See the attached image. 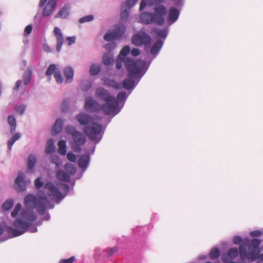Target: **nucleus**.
<instances>
[{
  "instance_id": "nucleus-1",
  "label": "nucleus",
  "mask_w": 263,
  "mask_h": 263,
  "mask_svg": "<svg viewBox=\"0 0 263 263\" xmlns=\"http://www.w3.org/2000/svg\"><path fill=\"white\" fill-rule=\"evenodd\" d=\"M164 3V0H154V11L143 12L140 16L141 22L145 25L154 23L162 26L165 23V17L167 13V8L163 5Z\"/></svg>"
},
{
  "instance_id": "nucleus-2",
  "label": "nucleus",
  "mask_w": 263,
  "mask_h": 263,
  "mask_svg": "<svg viewBox=\"0 0 263 263\" xmlns=\"http://www.w3.org/2000/svg\"><path fill=\"white\" fill-rule=\"evenodd\" d=\"M65 132L66 134L71 136L72 140V149L76 153H80L82 150L81 146L86 141L85 135L82 132L77 130L74 126L71 125H67L65 127Z\"/></svg>"
},
{
  "instance_id": "nucleus-3",
  "label": "nucleus",
  "mask_w": 263,
  "mask_h": 263,
  "mask_svg": "<svg viewBox=\"0 0 263 263\" xmlns=\"http://www.w3.org/2000/svg\"><path fill=\"white\" fill-rule=\"evenodd\" d=\"M103 126L99 123L93 122L87 127H84V133L89 139L96 144L100 142L103 137V133H102Z\"/></svg>"
},
{
  "instance_id": "nucleus-4",
  "label": "nucleus",
  "mask_w": 263,
  "mask_h": 263,
  "mask_svg": "<svg viewBox=\"0 0 263 263\" xmlns=\"http://www.w3.org/2000/svg\"><path fill=\"white\" fill-rule=\"evenodd\" d=\"M23 219L21 217L16 218L13 222V226L15 228L11 226H7L6 228V231L10 235L9 238L20 236L27 231L29 227V223Z\"/></svg>"
},
{
  "instance_id": "nucleus-5",
  "label": "nucleus",
  "mask_w": 263,
  "mask_h": 263,
  "mask_svg": "<svg viewBox=\"0 0 263 263\" xmlns=\"http://www.w3.org/2000/svg\"><path fill=\"white\" fill-rule=\"evenodd\" d=\"M131 43L136 47L144 45L145 49L147 50L152 46V39L148 33L141 29L133 35Z\"/></svg>"
},
{
  "instance_id": "nucleus-6",
  "label": "nucleus",
  "mask_w": 263,
  "mask_h": 263,
  "mask_svg": "<svg viewBox=\"0 0 263 263\" xmlns=\"http://www.w3.org/2000/svg\"><path fill=\"white\" fill-rule=\"evenodd\" d=\"M101 106V111L105 116H115L121 110L119 104L115 101V97L104 102Z\"/></svg>"
},
{
  "instance_id": "nucleus-7",
  "label": "nucleus",
  "mask_w": 263,
  "mask_h": 263,
  "mask_svg": "<svg viewBox=\"0 0 263 263\" xmlns=\"http://www.w3.org/2000/svg\"><path fill=\"white\" fill-rule=\"evenodd\" d=\"M44 189L47 190L48 197L52 200L55 201L58 204L65 197L59 189L51 181L47 182L45 184Z\"/></svg>"
},
{
  "instance_id": "nucleus-8",
  "label": "nucleus",
  "mask_w": 263,
  "mask_h": 263,
  "mask_svg": "<svg viewBox=\"0 0 263 263\" xmlns=\"http://www.w3.org/2000/svg\"><path fill=\"white\" fill-rule=\"evenodd\" d=\"M101 106L97 101L91 97L85 99L84 108L88 112H99L101 111Z\"/></svg>"
},
{
  "instance_id": "nucleus-9",
  "label": "nucleus",
  "mask_w": 263,
  "mask_h": 263,
  "mask_svg": "<svg viewBox=\"0 0 263 263\" xmlns=\"http://www.w3.org/2000/svg\"><path fill=\"white\" fill-rule=\"evenodd\" d=\"M76 120L80 125L87 127L93 122L94 119L91 115L82 111L76 116Z\"/></svg>"
},
{
  "instance_id": "nucleus-10",
  "label": "nucleus",
  "mask_w": 263,
  "mask_h": 263,
  "mask_svg": "<svg viewBox=\"0 0 263 263\" xmlns=\"http://www.w3.org/2000/svg\"><path fill=\"white\" fill-rule=\"evenodd\" d=\"M127 79H124L120 82H139L144 75L141 71L134 68L129 70L127 73Z\"/></svg>"
},
{
  "instance_id": "nucleus-11",
  "label": "nucleus",
  "mask_w": 263,
  "mask_h": 263,
  "mask_svg": "<svg viewBox=\"0 0 263 263\" xmlns=\"http://www.w3.org/2000/svg\"><path fill=\"white\" fill-rule=\"evenodd\" d=\"M175 6L171 7L169 8L167 15V21L169 25H172L177 21L180 14V10L183 5L182 7L176 5Z\"/></svg>"
},
{
  "instance_id": "nucleus-12",
  "label": "nucleus",
  "mask_w": 263,
  "mask_h": 263,
  "mask_svg": "<svg viewBox=\"0 0 263 263\" xmlns=\"http://www.w3.org/2000/svg\"><path fill=\"white\" fill-rule=\"evenodd\" d=\"M13 187L17 192H23L26 189V181L25 176L23 173L18 174L15 178Z\"/></svg>"
},
{
  "instance_id": "nucleus-13",
  "label": "nucleus",
  "mask_w": 263,
  "mask_h": 263,
  "mask_svg": "<svg viewBox=\"0 0 263 263\" xmlns=\"http://www.w3.org/2000/svg\"><path fill=\"white\" fill-rule=\"evenodd\" d=\"M136 2L137 0L133 1L132 3V0L126 1L125 5L127 6V7H126L121 11L119 20L120 24H124L127 21L129 16L130 9L131 7L136 3Z\"/></svg>"
},
{
  "instance_id": "nucleus-14",
  "label": "nucleus",
  "mask_w": 263,
  "mask_h": 263,
  "mask_svg": "<svg viewBox=\"0 0 263 263\" xmlns=\"http://www.w3.org/2000/svg\"><path fill=\"white\" fill-rule=\"evenodd\" d=\"M95 95L98 100L102 102H105L110 99H113L115 97L111 95L108 90L102 87H99L96 89Z\"/></svg>"
},
{
  "instance_id": "nucleus-15",
  "label": "nucleus",
  "mask_w": 263,
  "mask_h": 263,
  "mask_svg": "<svg viewBox=\"0 0 263 263\" xmlns=\"http://www.w3.org/2000/svg\"><path fill=\"white\" fill-rule=\"evenodd\" d=\"M39 196L37 198L33 194H28L24 197V205L25 208L34 209L39 201Z\"/></svg>"
},
{
  "instance_id": "nucleus-16",
  "label": "nucleus",
  "mask_w": 263,
  "mask_h": 263,
  "mask_svg": "<svg viewBox=\"0 0 263 263\" xmlns=\"http://www.w3.org/2000/svg\"><path fill=\"white\" fill-rule=\"evenodd\" d=\"M115 40H121L124 39L126 31V26L124 24H119L115 26V28L112 30Z\"/></svg>"
},
{
  "instance_id": "nucleus-17",
  "label": "nucleus",
  "mask_w": 263,
  "mask_h": 263,
  "mask_svg": "<svg viewBox=\"0 0 263 263\" xmlns=\"http://www.w3.org/2000/svg\"><path fill=\"white\" fill-rule=\"evenodd\" d=\"M116 89H125L127 90L128 95L131 93L132 91L136 87L138 83H107Z\"/></svg>"
},
{
  "instance_id": "nucleus-18",
  "label": "nucleus",
  "mask_w": 263,
  "mask_h": 263,
  "mask_svg": "<svg viewBox=\"0 0 263 263\" xmlns=\"http://www.w3.org/2000/svg\"><path fill=\"white\" fill-rule=\"evenodd\" d=\"M152 33L157 40L161 39L163 41H165L168 34V27H165L162 29L158 28H153L152 30Z\"/></svg>"
},
{
  "instance_id": "nucleus-19",
  "label": "nucleus",
  "mask_w": 263,
  "mask_h": 263,
  "mask_svg": "<svg viewBox=\"0 0 263 263\" xmlns=\"http://www.w3.org/2000/svg\"><path fill=\"white\" fill-rule=\"evenodd\" d=\"M47 196L45 193L39 196V201L35 208L39 215H43L46 212L47 206L44 201H46Z\"/></svg>"
},
{
  "instance_id": "nucleus-20",
  "label": "nucleus",
  "mask_w": 263,
  "mask_h": 263,
  "mask_svg": "<svg viewBox=\"0 0 263 263\" xmlns=\"http://www.w3.org/2000/svg\"><path fill=\"white\" fill-rule=\"evenodd\" d=\"M260 243V240L257 238H253L251 241L250 248L251 250L250 253L254 258L256 259L257 255L259 253V247Z\"/></svg>"
},
{
  "instance_id": "nucleus-21",
  "label": "nucleus",
  "mask_w": 263,
  "mask_h": 263,
  "mask_svg": "<svg viewBox=\"0 0 263 263\" xmlns=\"http://www.w3.org/2000/svg\"><path fill=\"white\" fill-rule=\"evenodd\" d=\"M50 9L48 8L47 6H46L44 8L43 13L42 15H40L39 17V13H37L34 16V24H35L36 27H39L42 23V19L43 17H48L50 16L52 13H50Z\"/></svg>"
},
{
  "instance_id": "nucleus-22",
  "label": "nucleus",
  "mask_w": 263,
  "mask_h": 263,
  "mask_svg": "<svg viewBox=\"0 0 263 263\" xmlns=\"http://www.w3.org/2000/svg\"><path fill=\"white\" fill-rule=\"evenodd\" d=\"M33 209L31 208H25V209H23L21 212V217L29 221H34L37 217V215L33 212Z\"/></svg>"
},
{
  "instance_id": "nucleus-23",
  "label": "nucleus",
  "mask_w": 263,
  "mask_h": 263,
  "mask_svg": "<svg viewBox=\"0 0 263 263\" xmlns=\"http://www.w3.org/2000/svg\"><path fill=\"white\" fill-rule=\"evenodd\" d=\"M90 160V156L89 153L85 154L81 156L78 160V166L82 169L83 172H85L87 168Z\"/></svg>"
},
{
  "instance_id": "nucleus-24",
  "label": "nucleus",
  "mask_w": 263,
  "mask_h": 263,
  "mask_svg": "<svg viewBox=\"0 0 263 263\" xmlns=\"http://www.w3.org/2000/svg\"><path fill=\"white\" fill-rule=\"evenodd\" d=\"M71 5L69 3H66L65 5L59 10L58 13L54 16L55 18H61L65 19L67 18L71 10Z\"/></svg>"
},
{
  "instance_id": "nucleus-25",
  "label": "nucleus",
  "mask_w": 263,
  "mask_h": 263,
  "mask_svg": "<svg viewBox=\"0 0 263 263\" xmlns=\"http://www.w3.org/2000/svg\"><path fill=\"white\" fill-rule=\"evenodd\" d=\"M151 63V60L146 61L141 59H138L137 60L136 68L138 69L140 71H141L143 74H145L148 69Z\"/></svg>"
},
{
  "instance_id": "nucleus-26",
  "label": "nucleus",
  "mask_w": 263,
  "mask_h": 263,
  "mask_svg": "<svg viewBox=\"0 0 263 263\" xmlns=\"http://www.w3.org/2000/svg\"><path fill=\"white\" fill-rule=\"evenodd\" d=\"M238 252L239 255L242 260H243L245 258L251 259L252 260L255 259V258L252 257L251 254L250 253V251L248 252L247 251V247L245 245L240 244L239 245Z\"/></svg>"
},
{
  "instance_id": "nucleus-27",
  "label": "nucleus",
  "mask_w": 263,
  "mask_h": 263,
  "mask_svg": "<svg viewBox=\"0 0 263 263\" xmlns=\"http://www.w3.org/2000/svg\"><path fill=\"white\" fill-rule=\"evenodd\" d=\"M128 94L127 95L125 91L122 90L119 92L115 98L116 103L119 104L121 109L123 107L124 104L128 98Z\"/></svg>"
},
{
  "instance_id": "nucleus-28",
  "label": "nucleus",
  "mask_w": 263,
  "mask_h": 263,
  "mask_svg": "<svg viewBox=\"0 0 263 263\" xmlns=\"http://www.w3.org/2000/svg\"><path fill=\"white\" fill-rule=\"evenodd\" d=\"M63 74L65 78V82H72L74 76V70L70 66L64 67Z\"/></svg>"
},
{
  "instance_id": "nucleus-29",
  "label": "nucleus",
  "mask_w": 263,
  "mask_h": 263,
  "mask_svg": "<svg viewBox=\"0 0 263 263\" xmlns=\"http://www.w3.org/2000/svg\"><path fill=\"white\" fill-rule=\"evenodd\" d=\"M64 122L62 118H58L51 129L53 135H56L61 133L63 129Z\"/></svg>"
},
{
  "instance_id": "nucleus-30",
  "label": "nucleus",
  "mask_w": 263,
  "mask_h": 263,
  "mask_svg": "<svg viewBox=\"0 0 263 263\" xmlns=\"http://www.w3.org/2000/svg\"><path fill=\"white\" fill-rule=\"evenodd\" d=\"M123 60L124 64L128 71L136 68L137 60H135L133 58L130 57H126L123 59Z\"/></svg>"
},
{
  "instance_id": "nucleus-31",
  "label": "nucleus",
  "mask_w": 263,
  "mask_h": 263,
  "mask_svg": "<svg viewBox=\"0 0 263 263\" xmlns=\"http://www.w3.org/2000/svg\"><path fill=\"white\" fill-rule=\"evenodd\" d=\"M56 177L58 180L61 181L66 182L70 181V177L67 173L62 170H58Z\"/></svg>"
},
{
  "instance_id": "nucleus-32",
  "label": "nucleus",
  "mask_w": 263,
  "mask_h": 263,
  "mask_svg": "<svg viewBox=\"0 0 263 263\" xmlns=\"http://www.w3.org/2000/svg\"><path fill=\"white\" fill-rule=\"evenodd\" d=\"M102 66L100 64H92L89 67V73L92 77L98 75L101 71Z\"/></svg>"
},
{
  "instance_id": "nucleus-33",
  "label": "nucleus",
  "mask_w": 263,
  "mask_h": 263,
  "mask_svg": "<svg viewBox=\"0 0 263 263\" xmlns=\"http://www.w3.org/2000/svg\"><path fill=\"white\" fill-rule=\"evenodd\" d=\"M7 121L10 126V132L11 134L13 135L16 130V122L14 116L9 115L8 117Z\"/></svg>"
},
{
  "instance_id": "nucleus-34",
  "label": "nucleus",
  "mask_w": 263,
  "mask_h": 263,
  "mask_svg": "<svg viewBox=\"0 0 263 263\" xmlns=\"http://www.w3.org/2000/svg\"><path fill=\"white\" fill-rule=\"evenodd\" d=\"M115 62V59L112 55L105 54L103 57V63L107 68L111 67Z\"/></svg>"
},
{
  "instance_id": "nucleus-35",
  "label": "nucleus",
  "mask_w": 263,
  "mask_h": 263,
  "mask_svg": "<svg viewBox=\"0 0 263 263\" xmlns=\"http://www.w3.org/2000/svg\"><path fill=\"white\" fill-rule=\"evenodd\" d=\"M36 162V158L33 154L29 155L27 158V169L28 171H32Z\"/></svg>"
},
{
  "instance_id": "nucleus-36",
  "label": "nucleus",
  "mask_w": 263,
  "mask_h": 263,
  "mask_svg": "<svg viewBox=\"0 0 263 263\" xmlns=\"http://www.w3.org/2000/svg\"><path fill=\"white\" fill-rule=\"evenodd\" d=\"M32 74L31 68L30 67H28L23 76V82H31L30 80ZM15 82H23V81L22 80H18Z\"/></svg>"
},
{
  "instance_id": "nucleus-37",
  "label": "nucleus",
  "mask_w": 263,
  "mask_h": 263,
  "mask_svg": "<svg viewBox=\"0 0 263 263\" xmlns=\"http://www.w3.org/2000/svg\"><path fill=\"white\" fill-rule=\"evenodd\" d=\"M14 134L7 142L8 149L9 151H11L14 143L21 137V134L20 133H14Z\"/></svg>"
},
{
  "instance_id": "nucleus-38",
  "label": "nucleus",
  "mask_w": 263,
  "mask_h": 263,
  "mask_svg": "<svg viewBox=\"0 0 263 263\" xmlns=\"http://www.w3.org/2000/svg\"><path fill=\"white\" fill-rule=\"evenodd\" d=\"M55 151V146L53 139H50L47 142L45 152L47 154H51Z\"/></svg>"
},
{
  "instance_id": "nucleus-39",
  "label": "nucleus",
  "mask_w": 263,
  "mask_h": 263,
  "mask_svg": "<svg viewBox=\"0 0 263 263\" xmlns=\"http://www.w3.org/2000/svg\"><path fill=\"white\" fill-rule=\"evenodd\" d=\"M59 148L58 151L61 155H65L66 153V142L64 140H61L58 143Z\"/></svg>"
},
{
  "instance_id": "nucleus-40",
  "label": "nucleus",
  "mask_w": 263,
  "mask_h": 263,
  "mask_svg": "<svg viewBox=\"0 0 263 263\" xmlns=\"http://www.w3.org/2000/svg\"><path fill=\"white\" fill-rule=\"evenodd\" d=\"M130 52V47L129 45H126L123 47L120 50L119 55L117 56L119 58L124 59L128 57V55Z\"/></svg>"
},
{
  "instance_id": "nucleus-41",
  "label": "nucleus",
  "mask_w": 263,
  "mask_h": 263,
  "mask_svg": "<svg viewBox=\"0 0 263 263\" xmlns=\"http://www.w3.org/2000/svg\"><path fill=\"white\" fill-rule=\"evenodd\" d=\"M239 255L238 250L236 248H232L230 249L227 252L226 256L229 259H234L237 257Z\"/></svg>"
},
{
  "instance_id": "nucleus-42",
  "label": "nucleus",
  "mask_w": 263,
  "mask_h": 263,
  "mask_svg": "<svg viewBox=\"0 0 263 263\" xmlns=\"http://www.w3.org/2000/svg\"><path fill=\"white\" fill-rule=\"evenodd\" d=\"M65 170L68 174L73 175L77 171L76 168L71 163H66L64 166Z\"/></svg>"
},
{
  "instance_id": "nucleus-43",
  "label": "nucleus",
  "mask_w": 263,
  "mask_h": 263,
  "mask_svg": "<svg viewBox=\"0 0 263 263\" xmlns=\"http://www.w3.org/2000/svg\"><path fill=\"white\" fill-rule=\"evenodd\" d=\"M118 248L117 247H115L112 248L108 250H104L102 252V255L103 257H109L112 255H113L117 251Z\"/></svg>"
},
{
  "instance_id": "nucleus-44",
  "label": "nucleus",
  "mask_w": 263,
  "mask_h": 263,
  "mask_svg": "<svg viewBox=\"0 0 263 263\" xmlns=\"http://www.w3.org/2000/svg\"><path fill=\"white\" fill-rule=\"evenodd\" d=\"M58 69L59 68H58L57 65L56 64H51L47 68L45 72V74L47 76L50 77L52 74H54Z\"/></svg>"
},
{
  "instance_id": "nucleus-45",
  "label": "nucleus",
  "mask_w": 263,
  "mask_h": 263,
  "mask_svg": "<svg viewBox=\"0 0 263 263\" xmlns=\"http://www.w3.org/2000/svg\"><path fill=\"white\" fill-rule=\"evenodd\" d=\"M220 255V250L216 247L213 248L210 252V257L212 259L218 258Z\"/></svg>"
},
{
  "instance_id": "nucleus-46",
  "label": "nucleus",
  "mask_w": 263,
  "mask_h": 263,
  "mask_svg": "<svg viewBox=\"0 0 263 263\" xmlns=\"http://www.w3.org/2000/svg\"><path fill=\"white\" fill-rule=\"evenodd\" d=\"M14 201L11 198L7 199L2 205L3 210L6 211L9 210L13 205Z\"/></svg>"
},
{
  "instance_id": "nucleus-47",
  "label": "nucleus",
  "mask_w": 263,
  "mask_h": 263,
  "mask_svg": "<svg viewBox=\"0 0 263 263\" xmlns=\"http://www.w3.org/2000/svg\"><path fill=\"white\" fill-rule=\"evenodd\" d=\"M69 99L66 98L63 100L61 104V110L63 112H67L69 108Z\"/></svg>"
},
{
  "instance_id": "nucleus-48",
  "label": "nucleus",
  "mask_w": 263,
  "mask_h": 263,
  "mask_svg": "<svg viewBox=\"0 0 263 263\" xmlns=\"http://www.w3.org/2000/svg\"><path fill=\"white\" fill-rule=\"evenodd\" d=\"M103 38L105 41L107 42L116 41L112 30L107 31L104 35Z\"/></svg>"
},
{
  "instance_id": "nucleus-49",
  "label": "nucleus",
  "mask_w": 263,
  "mask_h": 263,
  "mask_svg": "<svg viewBox=\"0 0 263 263\" xmlns=\"http://www.w3.org/2000/svg\"><path fill=\"white\" fill-rule=\"evenodd\" d=\"M58 0H49L46 6L50 9V13H52L57 5Z\"/></svg>"
},
{
  "instance_id": "nucleus-50",
  "label": "nucleus",
  "mask_w": 263,
  "mask_h": 263,
  "mask_svg": "<svg viewBox=\"0 0 263 263\" xmlns=\"http://www.w3.org/2000/svg\"><path fill=\"white\" fill-rule=\"evenodd\" d=\"M94 19V16L92 14H89L85 15L80 18L79 22L81 24H83L86 22H89L93 21Z\"/></svg>"
},
{
  "instance_id": "nucleus-51",
  "label": "nucleus",
  "mask_w": 263,
  "mask_h": 263,
  "mask_svg": "<svg viewBox=\"0 0 263 263\" xmlns=\"http://www.w3.org/2000/svg\"><path fill=\"white\" fill-rule=\"evenodd\" d=\"M54 33L56 36L57 40H63V34L61 31V29L58 27H55L53 30Z\"/></svg>"
},
{
  "instance_id": "nucleus-52",
  "label": "nucleus",
  "mask_w": 263,
  "mask_h": 263,
  "mask_svg": "<svg viewBox=\"0 0 263 263\" xmlns=\"http://www.w3.org/2000/svg\"><path fill=\"white\" fill-rule=\"evenodd\" d=\"M44 184L43 181H42V177L37 178L34 181V185L35 187L39 190L42 187H44Z\"/></svg>"
},
{
  "instance_id": "nucleus-53",
  "label": "nucleus",
  "mask_w": 263,
  "mask_h": 263,
  "mask_svg": "<svg viewBox=\"0 0 263 263\" xmlns=\"http://www.w3.org/2000/svg\"><path fill=\"white\" fill-rule=\"evenodd\" d=\"M56 82H64V78L62 76L61 72L59 69L54 74Z\"/></svg>"
},
{
  "instance_id": "nucleus-54",
  "label": "nucleus",
  "mask_w": 263,
  "mask_h": 263,
  "mask_svg": "<svg viewBox=\"0 0 263 263\" xmlns=\"http://www.w3.org/2000/svg\"><path fill=\"white\" fill-rule=\"evenodd\" d=\"M26 108V106L24 104H21L19 105H16L15 107V110L17 113L20 114V115H23Z\"/></svg>"
},
{
  "instance_id": "nucleus-55",
  "label": "nucleus",
  "mask_w": 263,
  "mask_h": 263,
  "mask_svg": "<svg viewBox=\"0 0 263 263\" xmlns=\"http://www.w3.org/2000/svg\"><path fill=\"white\" fill-rule=\"evenodd\" d=\"M61 189L64 192L63 194L65 197L68 194L70 190V186L68 184L62 183L61 184Z\"/></svg>"
},
{
  "instance_id": "nucleus-56",
  "label": "nucleus",
  "mask_w": 263,
  "mask_h": 263,
  "mask_svg": "<svg viewBox=\"0 0 263 263\" xmlns=\"http://www.w3.org/2000/svg\"><path fill=\"white\" fill-rule=\"evenodd\" d=\"M22 208V205L20 203H17L14 209L13 210V211L11 212V216L12 217H15L18 214L19 212L20 211L21 209Z\"/></svg>"
},
{
  "instance_id": "nucleus-57",
  "label": "nucleus",
  "mask_w": 263,
  "mask_h": 263,
  "mask_svg": "<svg viewBox=\"0 0 263 263\" xmlns=\"http://www.w3.org/2000/svg\"><path fill=\"white\" fill-rule=\"evenodd\" d=\"M32 28L33 27L31 24L28 25L24 29V35L26 37L29 36L32 31Z\"/></svg>"
},
{
  "instance_id": "nucleus-58",
  "label": "nucleus",
  "mask_w": 263,
  "mask_h": 263,
  "mask_svg": "<svg viewBox=\"0 0 263 263\" xmlns=\"http://www.w3.org/2000/svg\"><path fill=\"white\" fill-rule=\"evenodd\" d=\"M92 87V83H81L80 88L82 91L87 92Z\"/></svg>"
},
{
  "instance_id": "nucleus-59",
  "label": "nucleus",
  "mask_w": 263,
  "mask_h": 263,
  "mask_svg": "<svg viewBox=\"0 0 263 263\" xmlns=\"http://www.w3.org/2000/svg\"><path fill=\"white\" fill-rule=\"evenodd\" d=\"M164 41H163L161 39H157V41L155 42L153 46L160 50L164 44Z\"/></svg>"
},
{
  "instance_id": "nucleus-60",
  "label": "nucleus",
  "mask_w": 263,
  "mask_h": 263,
  "mask_svg": "<svg viewBox=\"0 0 263 263\" xmlns=\"http://www.w3.org/2000/svg\"><path fill=\"white\" fill-rule=\"evenodd\" d=\"M124 63V60L122 58H119L117 57L116 62V68L118 70H121L123 68L122 63Z\"/></svg>"
},
{
  "instance_id": "nucleus-61",
  "label": "nucleus",
  "mask_w": 263,
  "mask_h": 263,
  "mask_svg": "<svg viewBox=\"0 0 263 263\" xmlns=\"http://www.w3.org/2000/svg\"><path fill=\"white\" fill-rule=\"evenodd\" d=\"M67 158L69 161L74 162L76 160V156L73 153L70 152L67 154Z\"/></svg>"
},
{
  "instance_id": "nucleus-62",
  "label": "nucleus",
  "mask_w": 263,
  "mask_h": 263,
  "mask_svg": "<svg viewBox=\"0 0 263 263\" xmlns=\"http://www.w3.org/2000/svg\"><path fill=\"white\" fill-rule=\"evenodd\" d=\"M130 52L132 56L137 57L140 55L141 51L139 48L134 47L132 50L130 49Z\"/></svg>"
},
{
  "instance_id": "nucleus-63",
  "label": "nucleus",
  "mask_w": 263,
  "mask_h": 263,
  "mask_svg": "<svg viewBox=\"0 0 263 263\" xmlns=\"http://www.w3.org/2000/svg\"><path fill=\"white\" fill-rule=\"evenodd\" d=\"M61 161L62 160L58 155H53L51 157L50 162L52 164H55Z\"/></svg>"
},
{
  "instance_id": "nucleus-64",
  "label": "nucleus",
  "mask_w": 263,
  "mask_h": 263,
  "mask_svg": "<svg viewBox=\"0 0 263 263\" xmlns=\"http://www.w3.org/2000/svg\"><path fill=\"white\" fill-rule=\"evenodd\" d=\"M75 259V257L73 256L67 259H62L59 263H73Z\"/></svg>"
}]
</instances>
